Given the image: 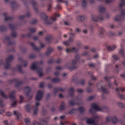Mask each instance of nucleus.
Wrapping results in <instances>:
<instances>
[{"label": "nucleus", "mask_w": 125, "mask_h": 125, "mask_svg": "<svg viewBox=\"0 0 125 125\" xmlns=\"http://www.w3.org/2000/svg\"><path fill=\"white\" fill-rule=\"evenodd\" d=\"M120 13L122 14L121 15H117L114 17V19L115 21H121L124 20L125 15V10L122 9L120 11Z\"/></svg>", "instance_id": "nucleus-6"}, {"label": "nucleus", "mask_w": 125, "mask_h": 125, "mask_svg": "<svg viewBox=\"0 0 125 125\" xmlns=\"http://www.w3.org/2000/svg\"><path fill=\"white\" fill-rule=\"evenodd\" d=\"M77 51V49L74 47L71 48L69 49H67L66 50V52H76Z\"/></svg>", "instance_id": "nucleus-14"}, {"label": "nucleus", "mask_w": 125, "mask_h": 125, "mask_svg": "<svg viewBox=\"0 0 125 125\" xmlns=\"http://www.w3.org/2000/svg\"><path fill=\"white\" fill-rule=\"evenodd\" d=\"M29 30L31 32L33 33L35 32L36 31V30L34 28H29Z\"/></svg>", "instance_id": "nucleus-54"}, {"label": "nucleus", "mask_w": 125, "mask_h": 125, "mask_svg": "<svg viewBox=\"0 0 125 125\" xmlns=\"http://www.w3.org/2000/svg\"><path fill=\"white\" fill-rule=\"evenodd\" d=\"M94 98V97L93 96H90L89 97L87 98V100L88 101H91Z\"/></svg>", "instance_id": "nucleus-57"}, {"label": "nucleus", "mask_w": 125, "mask_h": 125, "mask_svg": "<svg viewBox=\"0 0 125 125\" xmlns=\"http://www.w3.org/2000/svg\"><path fill=\"white\" fill-rule=\"evenodd\" d=\"M31 45L32 46L33 49L35 50L39 51L40 50V48L39 47H36L33 42H31L30 43Z\"/></svg>", "instance_id": "nucleus-31"}, {"label": "nucleus", "mask_w": 125, "mask_h": 125, "mask_svg": "<svg viewBox=\"0 0 125 125\" xmlns=\"http://www.w3.org/2000/svg\"><path fill=\"white\" fill-rule=\"evenodd\" d=\"M19 81L18 78L15 79L13 80H10L9 81V83L11 84L14 81H15L16 82L15 85L17 87H19L20 86L21 84L23 83L22 81H21L20 82H17Z\"/></svg>", "instance_id": "nucleus-8"}, {"label": "nucleus", "mask_w": 125, "mask_h": 125, "mask_svg": "<svg viewBox=\"0 0 125 125\" xmlns=\"http://www.w3.org/2000/svg\"><path fill=\"white\" fill-rule=\"evenodd\" d=\"M11 36L12 37H15L17 36V34L14 32H13L11 34Z\"/></svg>", "instance_id": "nucleus-64"}, {"label": "nucleus", "mask_w": 125, "mask_h": 125, "mask_svg": "<svg viewBox=\"0 0 125 125\" xmlns=\"http://www.w3.org/2000/svg\"><path fill=\"white\" fill-rule=\"evenodd\" d=\"M26 36L28 37H30L31 36V33H29L27 35H26V34H22L21 35V37H25Z\"/></svg>", "instance_id": "nucleus-53"}, {"label": "nucleus", "mask_w": 125, "mask_h": 125, "mask_svg": "<svg viewBox=\"0 0 125 125\" xmlns=\"http://www.w3.org/2000/svg\"><path fill=\"white\" fill-rule=\"evenodd\" d=\"M42 68H40L38 70H37V71L40 77L42 76L43 75V73H42Z\"/></svg>", "instance_id": "nucleus-44"}, {"label": "nucleus", "mask_w": 125, "mask_h": 125, "mask_svg": "<svg viewBox=\"0 0 125 125\" xmlns=\"http://www.w3.org/2000/svg\"><path fill=\"white\" fill-rule=\"evenodd\" d=\"M65 107V106L64 104H61L59 108V109L60 110H63Z\"/></svg>", "instance_id": "nucleus-49"}, {"label": "nucleus", "mask_w": 125, "mask_h": 125, "mask_svg": "<svg viewBox=\"0 0 125 125\" xmlns=\"http://www.w3.org/2000/svg\"><path fill=\"white\" fill-rule=\"evenodd\" d=\"M15 92V90H13L9 94V97L11 100H14L15 99L14 94Z\"/></svg>", "instance_id": "nucleus-22"}, {"label": "nucleus", "mask_w": 125, "mask_h": 125, "mask_svg": "<svg viewBox=\"0 0 125 125\" xmlns=\"http://www.w3.org/2000/svg\"><path fill=\"white\" fill-rule=\"evenodd\" d=\"M30 12L29 11H27L26 13V15H23L20 16L19 17V18L20 19H24L26 17H29L30 16Z\"/></svg>", "instance_id": "nucleus-30"}, {"label": "nucleus", "mask_w": 125, "mask_h": 125, "mask_svg": "<svg viewBox=\"0 0 125 125\" xmlns=\"http://www.w3.org/2000/svg\"><path fill=\"white\" fill-rule=\"evenodd\" d=\"M112 78H115V77L114 75H112L111 77L105 76L104 77L105 80L108 83V86L109 88L111 87L112 86V85L111 83V81H110V79Z\"/></svg>", "instance_id": "nucleus-7"}, {"label": "nucleus", "mask_w": 125, "mask_h": 125, "mask_svg": "<svg viewBox=\"0 0 125 125\" xmlns=\"http://www.w3.org/2000/svg\"><path fill=\"white\" fill-rule=\"evenodd\" d=\"M106 47L108 51H113L116 47V46L115 45H106Z\"/></svg>", "instance_id": "nucleus-15"}, {"label": "nucleus", "mask_w": 125, "mask_h": 125, "mask_svg": "<svg viewBox=\"0 0 125 125\" xmlns=\"http://www.w3.org/2000/svg\"><path fill=\"white\" fill-rule=\"evenodd\" d=\"M36 57V55L35 54H31L29 56V58L30 59L35 58Z\"/></svg>", "instance_id": "nucleus-58"}, {"label": "nucleus", "mask_w": 125, "mask_h": 125, "mask_svg": "<svg viewBox=\"0 0 125 125\" xmlns=\"http://www.w3.org/2000/svg\"><path fill=\"white\" fill-rule=\"evenodd\" d=\"M5 39L7 41L9 42V44L10 45H14L15 44V42L14 41H10V38L9 37H5Z\"/></svg>", "instance_id": "nucleus-25"}, {"label": "nucleus", "mask_w": 125, "mask_h": 125, "mask_svg": "<svg viewBox=\"0 0 125 125\" xmlns=\"http://www.w3.org/2000/svg\"><path fill=\"white\" fill-rule=\"evenodd\" d=\"M40 105V103L39 102H36L35 103V105L32 106L30 104H28L26 105V111L28 112H30L32 107L33 109V114L34 115H36L37 114L38 111V107Z\"/></svg>", "instance_id": "nucleus-3"}, {"label": "nucleus", "mask_w": 125, "mask_h": 125, "mask_svg": "<svg viewBox=\"0 0 125 125\" xmlns=\"http://www.w3.org/2000/svg\"><path fill=\"white\" fill-rule=\"evenodd\" d=\"M24 89L26 93V95L27 97H29L30 92L31 90V89L28 87H24Z\"/></svg>", "instance_id": "nucleus-12"}, {"label": "nucleus", "mask_w": 125, "mask_h": 125, "mask_svg": "<svg viewBox=\"0 0 125 125\" xmlns=\"http://www.w3.org/2000/svg\"><path fill=\"white\" fill-rule=\"evenodd\" d=\"M86 123L89 125H93L94 123V120L93 119L86 118Z\"/></svg>", "instance_id": "nucleus-17"}, {"label": "nucleus", "mask_w": 125, "mask_h": 125, "mask_svg": "<svg viewBox=\"0 0 125 125\" xmlns=\"http://www.w3.org/2000/svg\"><path fill=\"white\" fill-rule=\"evenodd\" d=\"M40 17L42 18L44 20L45 22L47 24H50L52 23L54 21L56 20V18L57 17L60 16L59 14L55 13L54 14V17H51L50 20H48L47 19L48 16L45 15L44 13H42L40 15Z\"/></svg>", "instance_id": "nucleus-1"}, {"label": "nucleus", "mask_w": 125, "mask_h": 125, "mask_svg": "<svg viewBox=\"0 0 125 125\" xmlns=\"http://www.w3.org/2000/svg\"><path fill=\"white\" fill-rule=\"evenodd\" d=\"M0 29V31L3 32H4L7 30V28L6 26H1Z\"/></svg>", "instance_id": "nucleus-46"}, {"label": "nucleus", "mask_w": 125, "mask_h": 125, "mask_svg": "<svg viewBox=\"0 0 125 125\" xmlns=\"http://www.w3.org/2000/svg\"><path fill=\"white\" fill-rule=\"evenodd\" d=\"M121 67V65L120 64H117L116 65L115 69L114 71V73H117L120 70Z\"/></svg>", "instance_id": "nucleus-13"}, {"label": "nucleus", "mask_w": 125, "mask_h": 125, "mask_svg": "<svg viewBox=\"0 0 125 125\" xmlns=\"http://www.w3.org/2000/svg\"><path fill=\"white\" fill-rule=\"evenodd\" d=\"M73 38L72 37H70L69 39L68 40L64 42L63 44L66 46H68L70 44V43L73 42Z\"/></svg>", "instance_id": "nucleus-20"}, {"label": "nucleus", "mask_w": 125, "mask_h": 125, "mask_svg": "<svg viewBox=\"0 0 125 125\" xmlns=\"http://www.w3.org/2000/svg\"><path fill=\"white\" fill-rule=\"evenodd\" d=\"M24 120L26 123V125H30V120L28 118H25L24 119Z\"/></svg>", "instance_id": "nucleus-50"}, {"label": "nucleus", "mask_w": 125, "mask_h": 125, "mask_svg": "<svg viewBox=\"0 0 125 125\" xmlns=\"http://www.w3.org/2000/svg\"><path fill=\"white\" fill-rule=\"evenodd\" d=\"M62 61V60L61 58H58L56 61V62L57 63H59Z\"/></svg>", "instance_id": "nucleus-62"}, {"label": "nucleus", "mask_w": 125, "mask_h": 125, "mask_svg": "<svg viewBox=\"0 0 125 125\" xmlns=\"http://www.w3.org/2000/svg\"><path fill=\"white\" fill-rule=\"evenodd\" d=\"M117 104L118 106L121 108H124L125 107V105L122 102H118Z\"/></svg>", "instance_id": "nucleus-41"}, {"label": "nucleus", "mask_w": 125, "mask_h": 125, "mask_svg": "<svg viewBox=\"0 0 125 125\" xmlns=\"http://www.w3.org/2000/svg\"><path fill=\"white\" fill-rule=\"evenodd\" d=\"M68 93L70 96H73L74 93V88H70L68 91Z\"/></svg>", "instance_id": "nucleus-29"}, {"label": "nucleus", "mask_w": 125, "mask_h": 125, "mask_svg": "<svg viewBox=\"0 0 125 125\" xmlns=\"http://www.w3.org/2000/svg\"><path fill=\"white\" fill-rule=\"evenodd\" d=\"M86 89L87 92L88 93L92 92L93 90V88L90 87L86 88Z\"/></svg>", "instance_id": "nucleus-48"}, {"label": "nucleus", "mask_w": 125, "mask_h": 125, "mask_svg": "<svg viewBox=\"0 0 125 125\" xmlns=\"http://www.w3.org/2000/svg\"><path fill=\"white\" fill-rule=\"evenodd\" d=\"M9 25L10 28L12 30H14L16 28V26L14 25L9 24Z\"/></svg>", "instance_id": "nucleus-52"}, {"label": "nucleus", "mask_w": 125, "mask_h": 125, "mask_svg": "<svg viewBox=\"0 0 125 125\" xmlns=\"http://www.w3.org/2000/svg\"><path fill=\"white\" fill-rule=\"evenodd\" d=\"M112 58H113L112 61L114 63H115L119 59L118 56L116 54L113 55L112 56Z\"/></svg>", "instance_id": "nucleus-27"}, {"label": "nucleus", "mask_w": 125, "mask_h": 125, "mask_svg": "<svg viewBox=\"0 0 125 125\" xmlns=\"http://www.w3.org/2000/svg\"><path fill=\"white\" fill-rule=\"evenodd\" d=\"M111 117L109 116H107L106 117V122H109L111 120Z\"/></svg>", "instance_id": "nucleus-61"}, {"label": "nucleus", "mask_w": 125, "mask_h": 125, "mask_svg": "<svg viewBox=\"0 0 125 125\" xmlns=\"http://www.w3.org/2000/svg\"><path fill=\"white\" fill-rule=\"evenodd\" d=\"M53 50V48L50 47H48L47 49V51L46 52L45 54L47 56L50 55L51 52Z\"/></svg>", "instance_id": "nucleus-21"}, {"label": "nucleus", "mask_w": 125, "mask_h": 125, "mask_svg": "<svg viewBox=\"0 0 125 125\" xmlns=\"http://www.w3.org/2000/svg\"><path fill=\"white\" fill-rule=\"evenodd\" d=\"M51 80L53 83H55L59 82L60 81V79L58 78L55 77L53 79L51 78Z\"/></svg>", "instance_id": "nucleus-35"}, {"label": "nucleus", "mask_w": 125, "mask_h": 125, "mask_svg": "<svg viewBox=\"0 0 125 125\" xmlns=\"http://www.w3.org/2000/svg\"><path fill=\"white\" fill-rule=\"evenodd\" d=\"M105 10V9L104 7L103 6H101L99 8V12L102 13L104 12Z\"/></svg>", "instance_id": "nucleus-51"}, {"label": "nucleus", "mask_w": 125, "mask_h": 125, "mask_svg": "<svg viewBox=\"0 0 125 125\" xmlns=\"http://www.w3.org/2000/svg\"><path fill=\"white\" fill-rule=\"evenodd\" d=\"M19 61L22 62V63L23 64V65L24 67L26 66L27 65V61H22V59L21 58H19Z\"/></svg>", "instance_id": "nucleus-42"}, {"label": "nucleus", "mask_w": 125, "mask_h": 125, "mask_svg": "<svg viewBox=\"0 0 125 125\" xmlns=\"http://www.w3.org/2000/svg\"><path fill=\"white\" fill-rule=\"evenodd\" d=\"M91 107L94 110L97 111H102L106 109V108L105 107L99 106L98 104L94 103H93L92 104Z\"/></svg>", "instance_id": "nucleus-4"}, {"label": "nucleus", "mask_w": 125, "mask_h": 125, "mask_svg": "<svg viewBox=\"0 0 125 125\" xmlns=\"http://www.w3.org/2000/svg\"><path fill=\"white\" fill-rule=\"evenodd\" d=\"M121 49L119 51V54L121 55L123 57H125V53H124V49L123 48V45L122 44H120Z\"/></svg>", "instance_id": "nucleus-18"}, {"label": "nucleus", "mask_w": 125, "mask_h": 125, "mask_svg": "<svg viewBox=\"0 0 125 125\" xmlns=\"http://www.w3.org/2000/svg\"><path fill=\"white\" fill-rule=\"evenodd\" d=\"M47 113V111L45 109H42V114L43 115H45Z\"/></svg>", "instance_id": "nucleus-56"}, {"label": "nucleus", "mask_w": 125, "mask_h": 125, "mask_svg": "<svg viewBox=\"0 0 125 125\" xmlns=\"http://www.w3.org/2000/svg\"><path fill=\"white\" fill-rule=\"evenodd\" d=\"M14 114L17 117V119H18L21 116V114L18 111H14L13 112Z\"/></svg>", "instance_id": "nucleus-34"}, {"label": "nucleus", "mask_w": 125, "mask_h": 125, "mask_svg": "<svg viewBox=\"0 0 125 125\" xmlns=\"http://www.w3.org/2000/svg\"><path fill=\"white\" fill-rule=\"evenodd\" d=\"M39 121L40 125H48V122L45 120L44 119H40Z\"/></svg>", "instance_id": "nucleus-23"}, {"label": "nucleus", "mask_w": 125, "mask_h": 125, "mask_svg": "<svg viewBox=\"0 0 125 125\" xmlns=\"http://www.w3.org/2000/svg\"><path fill=\"white\" fill-rule=\"evenodd\" d=\"M64 89L62 87H60L59 88L58 87H56L54 89V94H56L58 91H61L62 92L64 91Z\"/></svg>", "instance_id": "nucleus-16"}, {"label": "nucleus", "mask_w": 125, "mask_h": 125, "mask_svg": "<svg viewBox=\"0 0 125 125\" xmlns=\"http://www.w3.org/2000/svg\"><path fill=\"white\" fill-rule=\"evenodd\" d=\"M31 3L33 8V9L35 12H38V9L37 6V4L35 1L34 0H32L31 1Z\"/></svg>", "instance_id": "nucleus-19"}, {"label": "nucleus", "mask_w": 125, "mask_h": 125, "mask_svg": "<svg viewBox=\"0 0 125 125\" xmlns=\"http://www.w3.org/2000/svg\"><path fill=\"white\" fill-rule=\"evenodd\" d=\"M13 58V56L12 55H10L8 57H7L5 60L6 62L4 65L5 69H7L9 68L10 66V63L12 61Z\"/></svg>", "instance_id": "nucleus-5"}, {"label": "nucleus", "mask_w": 125, "mask_h": 125, "mask_svg": "<svg viewBox=\"0 0 125 125\" xmlns=\"http://www.w3.org/2000/svg\"><path fill=\"white\" fill-rule=\"evenodd\" d=\"M99 90L100 91L103 92L106 94H108L109 93L107 89L106 88L103 87L102 85L101 86V88H99Z\"/></svg>", "instance_id": "nucleus-24"}, {"label": "nucleus", "mask_w": 125, "mask_h": 125, "mask_svg": "<svg viewBox=\"0 0 125 125\" xmlns=\"http://www.w3.org/2000/svg\"><path fill=\"white\" fill-rule=\"evenodd\" d=\"M118 95L120 98L121 99H125V95L124 96L122 94H121L120 93L118 94Z\"/></svg>", "instance_id": "nucleus-55"}, {"label": "nucleus", "mask_w": 125, "mask_h": 125, "mask_svg": "<svg viewBox=\"0 0 125 125\" xmlns=\"http://www.w3.org/2000/svg\"><path fill=\"white\" fill-rule=\"evenodd\" d=\"M0 94L4 98H8V96L6 95L4 93V92L1 90L0 91Z\"/></svg>", "instance_id": "nucleus-40"}, {"label": "nucleus", "mask_w": 125, "mask_h": 125, "mask_svg": "<svg viewBox=\"0 0 125 125\" xmlns=\"http://www.w3.org/2000/svg\"><path fill=\"white\" fill-rule=\"evenodd\" d=\"M115 90L118 92L119 90L124 92L125 91V87L123 88L120 87L118 88H116Z\"/></svg>", "instance_id": "nucleus-45"}, {"label": "nucleus", "mask_w": 125, "mask_h": 125, "mask_svg": "<svg viewBox=\"0 0 125 125\" xmlns=\"http://www.w3.org/2000/svg\"><path fill=\"white\" fill-rule=\"evenodd\" d=\"M3 15L5 18V21H6L8 20H12L13 19V18L12 17H9L8 18L6 17L8 15V14L6 13H3Z\"/></svg>", "instance_id": "nucleus-26"}, {"label": "nucleus", "mask_w": 125, "mask_h": 125, "mask_svg": "<svg viewBox=\"0 0 125 125\" xmlns=\"http://www.w3.org/2000/svg\"><path fill=\"white\" fill-rule=\"evenodd\" d=\"M38 63L36 62H33L31 65L30 68L32 70H35L37 71L40 68H39L38 66Z\"/></svg>", "instance_id": "nucleus-11"}, {"label": "nucleus", "mask_w": 125, "mask_h": 125, "mask_svg": "<svg viewBox=\"0 0 125 125\" xmlns=\"http://www.w3.org/2000/svg\"><path fill=\"white\" fill-rule=\"evenodd\" d=\"M86 2L85 0H83L82 1V6L84 7H85L86 5Z\"/></svg>", "instance_id": "nucleus-60"}, {"label": "nucleus", "mask_w": 125, "mask_h": 125, "mask_svg": "<svg viewBox=\"0 0 125 125\" xmlns=\"http://www.w3.org/2000/svg\"><path fill=\"white\" fill-rule=\"evenodd\" d=\"M43 93L42 91L41 90H38L37 92L36 97V100L39 101L42 97Z\"/></svg>", "instance_id": "nucleus-10"}, {"label": "nucleus", "mask_w": 125, "mask_h": 125, "mask_svg": "<svg viewBox=\"0 0 125 125\" xmlns=\"http://www.w3.org/2000/svg\"><path fill=\"white\" fill-rule=\"evenodd\" d=\"M75 58L76 60H74L73 59L70 62V63L72 64L70 66L68 67L67 66V65H65L66 67L68 68L70 70L75 69L77 67V66L76 65L77 63V62H83L84 61V60L83 59H82V62L79 61L80 57L78 54L75 56Z\"/></svg>", "instance_id": "nucleus-2"}, {"label": "nucleus", "mask_w": 125, "mask_h": 125, "mask_svg": "<svg viewBox=\"0 0 125 125\" xmlns=\"http://www.w3.org/2000/svg\"><path fill=\"white\" fill-rule=\"evenodd\" d=\"M121 0V2L120 3L119 7L120 9H122V7L123 6L125 5V1L124 0Z\"/></svg>", "instance_id": "nucleus-36"}, {"label": "nucleus", "mask_w": 125, "mask_h": 125, "mask_svg": "<svg viewBox=\"0 0 125 125\" xmlns=\"http://www.w3.org/2000/svg\"><path fill=\"white\" fill-rule=\"evenodd\" d=\"M11 6L14 9L15 8H17V4L15 1H13L11 2Z\"/></svg>", "instance_id": "nucleus-43"}, {"label": "nucleus", "mask_w": 125, "mask_h": 125, "mask_svg": "<svg viewBox=\"0 0 125 125\" xmlns=\"http://www.w3.org/2000/svg\"><path fill=\"white\" fill-rule=\"evenodd\" d=\"M111 120L113 124H115L117 122L118 119L116 116H114L111 117Z\"/></svg>", "instance_id": "nucleus-28"}, {"label": "nucleus", "mask_w": 125, "mask_h": 125, "mask_svg": "<svg viewBox=\"0 0 125 125\" xmlns=\"http://www.w3.org/2000/svg\"><path fill=\"white\" fill-rule=\"evenodd\" d=\"M75 109H73L70 111L69 113L70 114H72L75 113Z\"/></svg>", "instance_id": "nucleus-63"}, {"label": "nucleus", "mask_w": 125, "mask_h": 125, "mask_svg": "<svg viewBox=\"0 0 125 125\" xmlns=\"http://www.w3.org/2000/svg\"><path fill=\"white\" fill-rule=\"evenodd\" d=\"M86 18V16H85L79 15L78 16V20L80 21H82L85 19Z\"/></svg>", "instance_id": "nucleus-39"}, {"label": "nucleus", "mask_w": 125, "mask_h": 125, "mask_svg": "<svg viewBox=\"0 0 125 125\" xmlns=\"http://www.w3.org/2000/svg\"><path fill=\"white\" fill-rule=\"evenodd\" d=\"M82 104L79 103L78 102H69V106H74L76 105H79L80 104Z\"/></svg>", "instance_id": "nucleus-37"}, {"label": "nucleus", "mask_w": 125, "mask_h": 125, "mask_svg": "<svg viewBox=\"0 0 125 125\" xmlns=\"http://www.w3.org/2000/svg\"><path fill=\"white\" fill-rule=\"evenodd\" d=\"M99 35L100 36H103L104 32V29L103 28L100 27L99 28Z\"/></svg>", "instance_id": "nucleus-33"}, {"label": "nucleus", "mask_w": 125, "mask_h": 125, "mask_svg": "<svg viewBox=\"0 0 125 125\" xmlns=\"http://www.w3.org/2000/svg\"><path fill=\"white\" fill-rule=\"evenodd\" d=\"M93 21H98L99 20L102 21L103 20V16L100 15L96 17L95 16H92Z\"/></svg>", "instance_id": "nucleus-9"}, {"label": "nucleus", "mask_w": 125, "mask_h": 125, "mask_svg": "<svg viewBox=\"0 0 125 125\" xmlns=\"http://www.w3.org/2000/svg\"><path fill=\"white\" fill-rule=\"evenodd\" d=\"M22 66V65L21 64H18L17 65L18 72H19L21 73L22 71V70L21 68Z\"/></svg>", "instance_id": "nucleus-38"}, {"label": "nucleus", "mask_w": 125, "mask_h": 125, "mask_svg": "<svg viewBox=\"0 0 125 125\" xmlns=\"http://www.w3.org/2000/svg\"><path fill=\"white\" fill-rule=\"evenodd\" d=\"M52 36L49 35L46 37V39L47 42L50 43L52 41Z\"/></svg>", "instance_id": "nucleus-32"}, {"label": "nucleus", "mask_w": 125, "mask_h": 125, "mask_svg": "<svg viewBox=\"0 0 125 125\" xmlns=\"http://www.w3.org/2000/svg\"><path fill=\"white\" fill-rule=\"evenodd\" d=\"M37 20L35 19H32L31 20V23L32 24H35L37 22Z\"/></svg>", "instance_id": "nucleus-59"}, {"label": "nucleus", "mask_w": 125, "mask_h": 125, "mask_svg": "<svg viewBox=\"0 0 125 125\" xmlns=\"http://www.w3.org/2000/svg\"><path fill=\"white\" fill-rule=\"evenodd\" d=\"M79 110L80 112V114H82L84 111L86 110V109L83 107H81L79 108Z\"/></svg>", "instance_id": "nucleus-47"}]
</instances>
